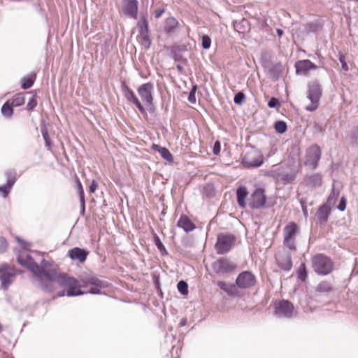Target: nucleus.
<instances>
[{
	"mask_svg": "<svg viewBox=\"0 0 358 358\" xmlns=\"http://www.w3.org/2000/svg\"><path fill=\"white\" fill-rule=\"evenodd\" d=\"M48 277V280L45 281L42 287L45 292H52L56 288L55 285H58L67 289L66 296H80L86 293L80 289L79 282L73 277H69L64 273H57L53 270H51Z\"/></svg>",
	"mask_w": 358,
	"mask_h": 358,
	"instance_id": "nucleus-1",
	"label": "nucleus"
},
{
	"mask_svg": "<svg viewBox=\"0 0 358 358\" xmlns=\"http://www.w3.org/2000/svg\"><path fill=\"white\" fill-rule=\"evenodd\" d=\"M17 262L22 266L28 268L40 280L43 287L46 280H48V276L51 271H45L39 266L34 259L27 254H21L17 257Z\"/></svg>",
	"mask_w": 358,
	"mask_h": 358,
	"instance_id": "nucleus-2",
	"label": "nucleus"
},
{
	"mask_svg": "<svg viewBox=\"0 0 358 358\" xmlns=\"http://www.w3.org/2000/svg\"><path fill=\"white\" fill-rule=\"evenodd\" d=\"M322 94L321 85L317 80L310 81L308 83L307 98L310 103L306 106V110L310 112L315 111L320 105V100Z\"/></svg>",
	"mask_w": 358,
	"mask_h": 358,
	"instance_id": "nucleus-3",
	"label": "nucleus"
},
{
	"mask_svg": "<svg viewBox=\"0 0 358 358\" xmlns=\"http://www.w3.org/2000/svg\"><path fill=\"white\" fill-rule=\"evenodd\" d=\"M312 266L318 275H326L330 273L334 268L332 260L322 254H317L312 257Z\"/></svg>",
	"mask_w": 358,
	"mask_h": 358,
	"instance_id": "nucleus-4",
	"label": "nucleus"
},
{
	"mask_svg": "<svg viewBox=\"0 0 358 358\" xmlns=\"http://www.w3.org/2000/svg\"><path fill=\"white\" fill-rule=\"evenodd\" d=\"M299 226L293 222L286 225L283 230L284 245L291 250H296V236L299 234Z\"/></svg>",
	"mask_w": 358,
	"mask_h": 358,
	"instance_id": "nucleus-5",
	"label": "nucleus"
},
{
	"mask_svg": "<svg viewBox=\"0 0 358 358\" xmlns=\"http://www.w3.org/2000/svg\"><path fill=\"white\" fill-rule=\"evenodd\" d=\"M236 238L230 234H220L217 238L215 249L218 255H224L231 250Z\"/></svg>",
	"mask_w": 358,
	"mask_h": 358,
	"instance_id": "nucleus-6",
	"label": "nucleus"
},
{
	"mask_svg": "<svg viewBox=\"0 0 358 358\" xmlns=\"http://www.w3.org/2000/svg\"><path fill=\"white\" fill-rule=\"evenodd\" d=\"M212 268L217 275H222L233 272L236 264L226 257H221L212 263Z\"/></svg>",
	"mask_w": 358,
	"mask_h": 358,
	"instance_id": "nucleus-7",
	"label": "nucleus"
},
{
	"mask_svg": "<svg viewBox=\"0 0 358 358\" xmlns=\"http://www.w3.org/2000/svg\"><path fill=\"white\" fill-rule=\"evenodd\" d=\"M263 162L262 154L256 149L248 151L242 160L243 165L246 167H259L263 164Z\"/></svg>",
	"mask_w": 358,
	"mask_h": 358,
	"instance_id": "nucleus-8",
	"label": "nucleus"
},
{
	"mask_svg": "<svg viewBox=\"0 0 358 358\" xmlns=\"http://www.w3.org/2000/svg\"><path fill=\"white\" fill-rule=\"evenodd\" d=\"M321 155L320 148L316 144L313 145L307 150L305 165L313 170L315 169L317 167Z\"/></svg>",
	"mask_w": 358,
	"mask_h": 358,
	"instance_id": "nucleus-9",
	"label": "nucleus"
},
{
	"mask_svg": "<svg viewBox=\"0 0 358 358\" xmlns=\"http://www.w3.org/2000/svg\"><path fill=\"white\" fill-rule=\"evenodd\" d=\"M137 92L142 101L148 106H153L154 85L151 83H144L137 88Z\"/></svg>",
	"mask_w": 358,
	"mask_h": 358,
	"instance_id": "nucleus-10",
	"label": "nucleus"
},
{
	"mask_svg": "<svg viewBox=\"0 0 358 358\" xmlns=\"http://www.w3.org/2000/svg\"><path fill=\"white\" fill-rule=\"evenodd\" d=\"M256 277L250 271L241 272L236 280V285L241 289H248L256 284Z\"/></svg>",
	"mask_w": 358,
	"mask_h": 358,
	"instance_id": "nucleus-11",
	"label": "nucleus"
},
{
	"mask_svg": "<svg viewBox=\"0 0 358 358\" xmlns=\"http://www.w3.org/2000/svg\"><path fill=\"white\" fill-rule=\"evenodd\" d=\"M274 314L278 317H291L293 315L294 306L287 300L275 303Z\"/></svg>",
	"mask_w": 358,
	"mask_h": 358,
	"instance_id": "nucleus-12",
	"label": "nucleus"
},
{
	"mask_svg": "<svg viewBox=\"0 0 358 358\" xmlns=\"http://www.w3.org/2000/svg\"><path fill=\"white\" fill-rule=\"evenodd\" d=\"M124 96L129 103H131L139 110L141 113L145 114L146 111L135 93L124 83L121 85Z\"/></svg>",
	"mask_w": 358,
	"mask_h": 358,
	"instance_id": "nucleus-13",
	"label": "nucleus"
},
{
	"mask_svg": "<svg viewBox=\"0 0 358 358\" xmlns=\"http://www.w3.org/2000/svg\"><path fill=\"white\" fill-rule=\"evenodd\" d=\"M81 282L84 287H88L89 285L92 286L87 292H85L86 293L99 294L101 289L104 287L103 282L95 276L85 278L81 280Z\"/></svg>",
	"mask_w": 358,
	"mask_h": 358,
	"instance_id": "nucleus-14",
	"label": "nucleus"
},
{
	"mask_svg": "<svg viewBox=\"0 0 358 358\" xmlns=\"http://www.w3.org/2000/svg\"><path fill=\"white\" fill-rule=\"evenodd\" d=\"M266 201V196L264 190L262 188H257L251 194L248 205L252 209L259 208L264 206Z\"/></svg>",
	"mask_w": 358,
	"mask_h": 358,
	"instance_id": "nucleus-15",
	"label": "nucleus"
},
{
	"mask_svg": "<svg viewBox=\"0 0 358 358\" xmlns=\"http://www.w3.org/2000/svg\"><path fill=\"white\" fill-rule=\"evenodd\" d=\"M138 2L137 0H124L122 1V10L124 15L137 19Z\"/></svg>",
	"mask_w": 358,
	"mask_h": 358,
	"instance_id": "nucleus-16",
	"label": "nucleus"
},
{
	"mask_svg": "<svg viewBox=\"0 0 358 358\" xmlns=\"http://www.w3.org/2000/svg\"><path fill=\"white\" fill-rule=\"evenodd\" d=\"M178 28L179 22L173 16L167 17L164 22L163 29L167 36H172L178 31Z\"/></svg>",
	"mask_w": 358,
	"mask_h": 358,
	"instance_id": "nucleus-17",
	"label": "nucleus"
},
{
	"mask_svg": "<svg viewBox=\"0 0 358 358\" xmlns=\"http://www.w3.org/2000/svg\"><path fill=\"white\" fill-rule=\"evenodd\" d=\"M275 173L277 179L285 185L292 182L296 177V173L293 170L287 171L282 169H278L275 171Z\"/></svg>",
	"mask_w": 358,
	"mask_h": 358,
	"instance_id": "nucleus-18",
	"label": "nucleus"
},
{
	"mask_svg": "<svg viewBox=\"0 0 358 358\" xmlns=\"http://www.w3.org/2000/svg\"><path fill=\"white\" fill-rule=\"evenodd\" d=\"M0 280L1 287L6 290L15 278V273L11 270H0Z\"/></svg>",
	"mask_w": 358,
	"mask_h": 358,
	"instance_id": "nucleus-19",
	"label": "nucleus"
},
{
	"mask_svg": "<svg viewBox=\"0 0 358 358\" xmlns=\"http://www.w3.org/2000/svg\"><path fill=\"white\" fill-rule=\"evenodd\" d=\"M88 254L87 250L78 247L73 248L68 252V255L72 260H77L80 263H83L86 260Z\"/></svg>",
	"mask_w": 358,
	"mask_h": 358,
	"instance_id": "nucleus-20",
	"label": "nucleus"
},
{
	"mask_svg": "<svg viewBox=\"0 0 358 358\" xmlns=\"http://www.w3.org/2000/svg\"><path fill=\"white\" fill-rule=\"evenodd\" d=\"M278 266L285 271H289L292 267V257L289 253H284L276 257Z\"/></svg>",
	"mask_w": 358,
	"mask_h": 358,
	"instance_id": "nucleus-21",
	"label": "nucleus"
},
{
	"mask_svg": "<svg viewBox=\"0 0 358 358\" xmlns=\"http://www.w3.org/2000/svg\"><path fill=\"white\" fill-rule=\"evenodd\" d=\"M7 183L5 185L0 187V192L3 197H6L8 194L10 189L15 182V173L14 171H8L6 173Z\"/></svg>",
	"mask_w": 358,
	"mask_h": 358,
	"instance_id": "nucleus-22",
	"label": "nucleus"
},
{
	"mask_svg": "<svg viewBox=\"0 0 358 358\" xmlns=\"http://www.w3.org/2000/svg\"><path fill=\"white\" fill-rule=\"evenodd\" d=\"M297 73H306L310 69H316L317 66L308 59L299 61L295 64Z\"/></svg>",
	"mask_w": 358,
	"mask_h": 358,
	"instance_id": "nucleus-23",
	"label": "nucleus"
},
{
	"mask_svg": "<svg viewBox=\"0 0 358 358\" xmlns=\"http://www.w3.org/2000/svg\"><path fill=\"white\" fill-rule=\"evenodd\" d=\"M177 226L182 228L185 232L192 231L195 229V225L185 215H182L180 216L177 222Z\"/></svg>",
	"mask_w": 358,
	"mask_h": 358,
	"instance_id": "nucleus-24",
	"label": "nucleus"
},
{
	"mask_svg": "<svg viewBox=\"0 0 358 358\" xmlns=\"http://www.w3.org/2000/svg\"><path fill=\"white\" fill-rule=\"evenodd\" d=\"M217 285L230 296H236L238 295V289L234 284L227 283L224 281H218Z\"/></svg>",
	"mask_w": 358,
	"mask_h": 358,
	"instance_id": "nucleus-25",
	"label": "nucleus"
},
{
	"mask_svg": "<svg viewBox=\"0 0 358 358\" xmlns=\"http://www.w3.org/2000/svg\"><path fill=\"white\" fill-rule=\"evenodd\" d=\"M322 176L320 173H313L307 176L304 182L306 185L310 187H316L322 185Z\"/></svg>",
	"mask_w": 358,
	"mask_h": 358,
	"instance_id": "nucleus-26",
	"label": "nucleus"
},
{
	"mask_svg": "<svg viewBox=\"0 0 358 358\" xmlns=\"http://www.w3.org/2000/svg\"><path fill=\"white\" fill-rule=\"evenodd\" d=\"M248 195L247 188L245 186L239 187L236 190L237 203L241 208L246 206V198Z\"/></svg>",
	"mask_w": 358,
	"mask_h": 358,
	"instance_id": "nucleus-27",
	"label": "nucleus"
},
{
	"mask_svg": "<svg viewBox=\"0 0 358 358\" xmlns=\"http://www.w3.org/2000/svg\"><path fill=\"white\" fill-rule=\"evenodd\" d=\"M329 213V208L327 205H322L317 210L315 216L320 223H324L327 221Z\"/></svg>",
	"mask_w": 358,
	"mask_h": 358,
	"instance_id": "nucleus-28",
	"label": "nucleus"
},
{
	"mask_svg": "<svg viewBox=\"0 0 358 358\" xmlns=\"http://www.w3.org/2000/svg\"><path fill=\"white\" fill-rule=\"evenodd\" d=\"M152 149L155 151L159 152L161 155V157L164 159H165L169 162H173V155H171V153L167 148L161 147L160 145H157V144H153L152 145Z\"/></svg>",
	"mask_w": 358,
	"mask_h": 358,
	"instance_id": "nucleus-29",
	"label": "nucleus"
},
{
	"mask_svg": "<svg viewBox=\"0 0 358 358\" xmlns=\"http://www.w3.org/2000/svg\"><path fill=\"white\" fill-rule=\"evenodd\" d=\"M322 24L319 21L308 22L305 24V31L307 33H315L321 30Z\"/></svg>",
	"mask_w": 358,
	"mask_h": 358,
	"instance_id": "nucleus-30",
	"label": "nucleus"
},
{
	"mask_svg": "<svg viewBox=\"0 0 358 358\" xmlns=\"http://www.w3.org/2000/svg\"><path fill=\"white\" fill-rule=\"evenodd\" d=\"M76 187H77L78 195H79V199H80V206H81V211L83 213L85 212V194H84L82 184L78 179H77V180H76Z\"/></svg>",
	"mask_w": 358,
	"mask_h": 358,
	"instance_id": "nucleus-31",
	"label": "nucleus"
},
{
	"mask_svg": "<svg viewBox=\"0 0 358 358\" xmlns=\"http://www.w3.org/2000/svg\"><path fill=\"white\" fill-rule=\"evenodd\" d=\"M12 104L10 105L8 102H6L1 107V113L6 117H10L13 113Z\"/></svg>",
	"mask_w": 358,
	"mask_h": 358,
	"instance_id": "nucleus-32",
	"label": "nucleus"
},
{
	"mask_svg": "<svg viewBox=\"0 0 358 358\" xmlns=\"http://www.w3.org/2000/svg\"><path fill=\"white\" fill-rule=\"evenodd\" d=\"M25 102L24 95L21 93L16 94L12 100V106L19 107L22 106Z\"/></svg>",
	"mask_w": 358,
	"mask_h": 358,
	"instance_id": "nucleus-33",
	"label": "nucleus"
},
{
	"mask_svg": "<svg viewBox=\"0 0 358 358\" xmlns=\"http://www.w3.org/2000/svg\"><path fill=\"white\" fill-rule=\"evenodd\" d=\"M34 83V78L23 77L21 79V87L24 90H28L33 85Z\"/></svg>",
	"mask_w": 358,
	"mask_h": 358,
	"instance_id": "nucleus-34",
	"label": "nucleus"
},
{
	"mask_svg": "<svg viewBox=\"0 0 358 358\" xmlns=\"http://www.w3.org/2000/svg\"><path fill=\"white\" fill-rule=\"evenodd\" d=\"M332 289L331 284L327 281H322L317 285V290L320 292H329Z\"/></svg>",
	"mask_w": 358,
	"mask_h": 358,
	"instance_id": "nucleus-35",
	"label": "nucleus"
},
{
	"mask_svg": "<svg viewBox=\"0 0 358 358\" xmlns=\"http://www.w3.org/2000/svg\"><path fill=\"white\" fill-rule=\"evenodd\" d=\"M148 22L145 17H143L141 20L140 34H149Z\"/></svg>",
	"mask_w": 358,
	"mask_h": 358,
	"instance_id": "nucleus-36",
	"label": "nucleus"
},
{
	"mask_svg": "<svg viewBox=\"0 0 358 358\" xmlns=\"http://www.w3.org/2000/svg\"><path fill=\"white\" fill-rule=\"evenodd\" d=\"M275 129L279 134H283L287 130V124L285 122L278 121L275 123Z\"/></svg>",
	"mask_w": 358,
	"mask_h": 358,
	"instance_id": "nucleus-37",
	"label": "nucleus"
},
{
	"mask_svg": "<svg viewBox=\"0 0 358 358\" xmlns=\"http://www.w3.org/2000/svg\"><path fill=\"white\" fill-rule=\"evenodd\" d=\"M178 289L180 293L185 295L188 293L187 283L183 280H180L177 285Z\"/></svg>",
	"mask_w": 358,
	"mask_h": 358,
	"instance_id": "nucleus-38",
	"label": "nucleus"
},
{
	"mask_svg": "<svg viewBox=\"0 0 358 358\" xmlns=\"http://www.w3.org/2000/svg\"><path fill=\"white\" fill-rule=\"evenodd\" d=\"M298 277L301 280H304L307 277L306 268L304 264H302L299 268Z\"/></svg>",
	"mask_w": 358,
	"mask_h": 358,
	"instance_id": "nucleus-39",
	"label": "nucleus"
},
{
	"mask_svg": "<svg viewBox=\"0 0 358 358\" xmlns=\"http://www.w3.org/2000/svg\"><path fill=\"white\" fill-rule=\"evenodd\" d=\"M245 99V94L242 92H239L236 93L234 98V101L235 103L241 105Z\"/></svg>",
	"mask_w": 358,
	"mask_h": 358,
	"instance_id": "nucleus-40",
	"label": "nucleus"
},
{
	"mask_svg": "<svg viewBox=\"0 0 358 358\" xmlns=\"http://www.w3.org/2000/svg\"><path fill=\"white\" fill-rule=\"evenodd\" d=\"M338 195H339V192H336L334 189V187H333L332 191H331V194H329V196H328V202L329 203H334L335 201H336L337 198L338 197Z\"/></svg>",
	"mask_w": 358,
	"mask_h": 358,
	"instance_id": "nucleus-41",
	"label": "nucleus"
},
{
	"mask_svg": "<svg viewBox=\"0 0 358 358\" xmlns=\"http://www.w3.org/2000/svg\"><path fill=\"white\" fill-rule=\"evenodd\" d=\"M211 45V39L207 35H203L202 36V48L203 49H208Z\"/></svg>",
	"mask_w": 358,
	"mask_h": 358,
	"instance_id": "nucleus-42",
	"label": "nucleus"
},
{
	"mask_svg": "<svg viewBox=\"0 0 358 358\" xmlns=\"http://www.w3.org/2000/svg\"><path fill=\"white\" fill-rule=\"evenodd\" d=\"M154 241L157 248L162 253L163 252V251L166 252V248L158 236H155L154 237Z\"/></svg>",
	"mask_w": 358,
	"mask_h": 358,
	"instance_id": "nucleus-43",
	"label": "nucleus"
},
{
	"mask_svg": "<svg viewBox=\"0 0 358 358\" xmlns=\"http://www.w3.org/2000/svg\"><path fill=\"white\" fill-rule=\"evenodd\" d=\"M8 248V243L5 238L0 236V254L6 251Z\"/></svg>",
	"mask_w": 358,
	"mask_h": 358,
	"instance_id": "nucleus-44",
	"label": "nucleus"
},
{
	"mask_svg": "<svg viewBox=\"0 0 358 358\" xmlns=\"http://www.w3.org/2000/svg\"><path fill=\"white\" fill-rule=\"evenodd\" d=\"M196 89H197V86L194 85V86H193L192 90L189 92V94L188 96V100L190 103H194L196 102L195 94H196Z\"/></svg>",
	"mask_w": 358,
	"mask_h": 358,
	"instance_id": "nucleus-45",
	"label": "nucleus"
},
{
	"mask_svg": "<svg viewBox=\"0 0 358 358\" xmlns=\"http://www.w3.org/2000/svg\"><path fill=\"white\" fill-rule=\"evenodd\" d=\"M36 106H37L36 99L34 96H32L31 98L29 99V100L27 103V110H33Z\"/></svg>",
	"mask_w": 358,
	"mask_h": 358,
	"instance_id": "nucleus-46",
	"label": "nucleus"
},
{
	"mask_svg": "<svg viewBox=\"0 0 358 358\" xmlns=\"http://www.w3.org/2000/svg\"><path fill=\"white\" fill-rule=\"evenodd\" d=\"M338 59L341 64L342 69L344 71H348L349 70V68L345 61V57L343 55H339Z\"/></svg>",
	"mask_w": 358,
	"mask_h": 358,
	"instance_id": "nucleus-47",
	"label": "nucleus"
},
{
	"mask_svg": "<svg viewBox=\"0 0 358 358\" xmlns=\"http://www.w3.org/2000/svg\"><path fill=\"white\" fill-rule=\"evenodd\" d=\"M280 105V102L278 99L272 97L268 102V106L269 108H275Z\"/></svg>",
	"mask_w": 358,
	"mask_h": 358,
	"instance_id": "nucleus-48",
	"label": "nucleus"
},
{
	"mask_svg": "<svg viewBox=\"0 0 358 358\" xmlns=\"http://www.w3.org/2000/svg\"><path fill=\"white\" fill-rule=\"evenodd\" d=\"M337 208H338V209L340 211H343L345 209V208H346V199L344 196H343L341 199L340 203L338 205Z\"/></svg>",
	"mask_w": 358,
	"mask_h": 358,
	"instance_id": "nucleus-49",
	"label": "nucleus"
},
{
	"mask_svg": "<svg viewBox=\"0 0 358 358\" xmlns=\"http://www.w3.org/2000/svg\"><path fill=\"white\" fill-rule=\"evenodd\" d=\"M220 150H221V145H220V141H216L213 145V154L215 155H218L220 152Z\"/></svg>",
	"mask_w": 358,
	"mask_h": 358,
	"instance_id": "nucleus-50",
	"label": "nucleus"
},
{
	"mask_svg": "<svg viewBox=\"0 0 358 358\" xmlns=\"http://www.w3.org/2000/svg\"><path fill=\"white\" fill-rule=\"evenodd\" d=\"M171 57L173 58L175 61H181L182 59V56L180 53H178L174 50H171Z\"/></svg>",
	"mask_w": 358,
	"mask_h": 358,
	"instance_id": "nucleus-51",
	"label": "nucleus"
},
{
	"mask_svg": "<svg viewBox=\"0 0 358 358\" xmlns=\"http://www.w3.org/2000/svg\"><path fill=\"white\" fill-rule=\"evenodd\" d=\"M352 140L353 142L358 143V128H355L352 132Z\"/></svg>",
	"mask_w": 358,
	"mask_h": 358,
	"instance_id": "nucleus-52",
	"label": "nucleus"
},
{
	"mask_svg": "<svg viewBox=\"0 0 358 358\" xmlns=\"http://www.w3.org/2000/svg\"><path fill=\"white\" fill-rule=\"evenodd\" d=\"M97 187H98L97 182L94 180H93L90 186V192L94 193L96 190Z\"/></svg>",
	"mask_w": 358,
	"mask_h": 358,
	"instance_id": "nucleus-53",
	"label": "nucleus"
},
{
	"mask_svg": "<svg viewBox=\"0 0 358 358\" xmlns=\"http://www.w3.org/2000/svg\"><path fill=\"white\" fill-rule=\"evenodd\" d=\"M165 13V8L158 9L155 12V18H159Z\"/></svg>",
	"mask_w": 358,
	"mask_h": 358,
	"instance_id": "nucleus-54",
	"label": "nucleus"
},
{
	"mask_svg": "<svg viewBox=\"0 0 358 358\" xmlns=\"http://www.w3.org/2000/svg\"><path fill=\"white\" fill-rule=\"evenodd\" d=\"M42 134H43V137L45 141V143L48 146H50V139H49V136H48V134L47 131H45V132H42Z\"/></svg>",
	"mask_w": 358,
	"mask_h": 358,
	"instance_id": "nucleus-55",
	"label": "nucleus"
},
{
	"mask_svg": "<svg viewBox=\"0 0 358 358\" xmlns=\"http://www.w3.org/2000/svg\"><path fill=\"white\" fill-rule=\"evenodd\" d=\"M142 39L144 41H146L148 43V44L150 43V38H149V34H140Z\"/></svg>",
	"mask_w": 358,
	"mask_h": 358,
	"instance_id": "nucleus-56",
	"label": "nucleus"
},
{
	"mask_svg": "<svg viewBox=\"0 0 358 358\" xmlns=\"http://www.w3.org/2000/svg\"><path fill=\"white\" fill-rule=\"evenodd\" d=\"M66 295V291L62 290L57 294V296L62 297Z\"/></svg>",
	"mask_w": 358,
	"mask_h": 358,
	"instance_id": "nucleus-57",
	"label": "nucleus"
},
{
	"mask_svg": "<svg viewBox=\"0 0 358 358\" xmlns=\"http://www.w3.org/2000/svg\"><path fill=\"white\" fill-rule=\"evenodd\" d=\"M48 264H49L48 262L45 260V259H43L42 261V266H43L42 268L44 269V267H47L48 266Z\"/></svg>",
	"mask_w": 358,
	"mask_h": 358,
	"instance_id": "nucleus-58",
	"label": "nucleus"
},
{
	"mask_svg": "<svg viewBox=\"0 0 358 358\" xmlns=\"http://www.w3.org/2000/svg\"><path fill=\"white\" fill-rule=\"evenodd\" d=\"M176 68H177V69H178L180 72H181V73H182V72H183L184 69H183V67H182L181 65L178 64V65L176 66Z\"/></svg>",
	"mask_w": 358,
	"mask_h": 358,
	"instance_id": "nucleus-59",
	"label": "nucleus"
},
{
	"mask_svg": "<svg viewBox=\"0 0 358 358\" xmlns=\"http://www.w3.org/2000/svg\"><path fill=\"white\" fill-rule=\"evenodd\" d=\"M277 34L279 36H281L282 34H283V31L282 29H277Z\"/></svg>",
	"mask_w": 358,
	"mask_h": 358,
	"instance_id": "nucleus-60",
	"label": "nucleus"
},
{
	"mask_svg": "<svg viewBox=\"0 0 358 358\" xmlns=\"http://www.w3.org/2000/svg\"><path fill=\"white\" fill-rule=\"evenodd\" d=\"M17 240L19 241V242H22V240L20 238H17Z\"/></svg>",
	"mask_w": 358,
	"mask_h": 358,
	"instance_id": "nucleus-61",
	"label": "nucleus"
}]
</instances>
